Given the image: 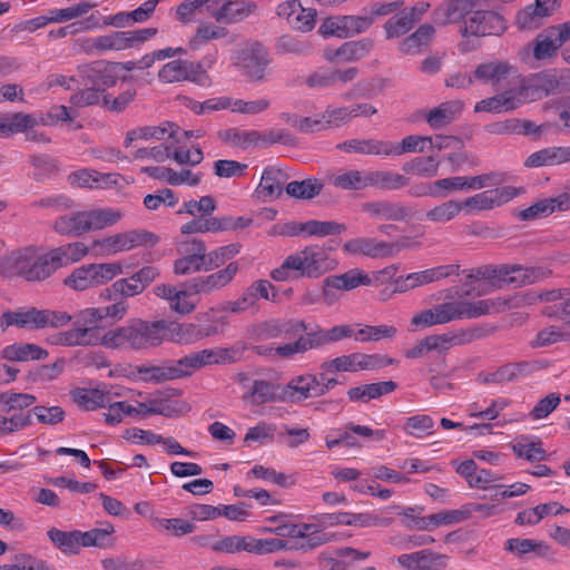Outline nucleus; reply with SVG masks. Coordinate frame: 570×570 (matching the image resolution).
Instances as JSON below:
<instances>
[{
	"label": "nucleus",
	"instance_id": "nucleus-62",
	"mask_svg": "<svg viewBox=\"0 0 570 570\" xmlns=\"http://www.w3.org/2000/svg\"><path fill=\"white\" fill-rule=\"evenodd\" d=\"M431 137L410 135L404 137L400 144L389 141V156H400L405 153H424L428 149Z\"/></svg>",
	"mask_w": 570,
	"mask_h": 570
},
{
	"label": "nucleus",
	"instance_id": "nucleus-54",
	"mask_svg": "<svg viewBox=\"0 0 570 570\" xmlns=\"http://www.w3.org/2000/svg\"><path fill=\"white\" fill-rule=\"evenodd\" d=\"M114 527L107 523L105 528H94L88 531H80L81 548L96 547L107 549L114 546Z\"/></svg>",
	"mask_w": 570,
	"mask_h": 570
},
{
	"label": "nucleus",
	"instance_id": "nucleus-33",
	"mask_svg": "<svg viewBox=\"0 0 570 570\" xmlns=\"http://www.w3.org/2000/svg\"><path fill=\"white\" fill-rule=\"evenodd\" d=\"M318 377L315 374H303L291 379L286 392L292 401L318 397Z\"/></svg>",
	"mask_w": 570,
	"mask_h": 570
},
{
	"label": "nucleus",
	"instance_id": "nucleus-9",
	"mask_svg": "<svg viewBox=\"0 0 570 570\" xmlns=\"http://www.w3.org/2000/svg\"><path fill=\"white\" fill-rule=\"evenodd\" d=\"M121 72L122 66L120 62L105 63L97 61L79 69L81 85L92 86L102 92L115 86L118 79H126V77H121Z\"/></svg>",
	"mask_w": 570,
	"mask_h": 570
},
{
	"label": "nucleus",
	"instance_id": "nucleus-21",
	"mask_svg": "<svg viewBox=\"0 0 570 570\" xmlns=\"http://www.w3.org/2000/svg\"><path fill=\"white\" fill-rule=\"evenodd\" d=\"M288 178L289 176L283 169L267 166L263 170L261 181L255 189L257 199L266 203L279 198Z\"/></svg>",
	"mask_w": 570,
	"mask_h": 570
},
{
	"label": "nucleus",
	"instance_id": "nucleus-32",
	"mask_svg": "<svg viewBox=\"0 0 570 570\" xmlns=\"http://www.w3.org/2000/svg\"><path fill=\"white\" fill-rule=\"evenodd\" d=\"M68 183L71 186L82 188H102L111 184H117V175L101 174L90 169H80L69 174Z\"/></svg>",
	"mask_w": 570,
	"mask_h": 570
},
{
	"label": "nucleus",
	"instance_id": "nucleus-10",
	"mask_svg": "<svg viewBox=\"0 0 570 570\" xmlns=\"http://www.w3.org/2000/svg\"><path fill=\"white\" fill-rule=\"evenodd\" d=\"M180 390L168 389L155 392L148 400L141 402V411L148 412V415H163L166 417H177L187 413L190 407L181 400L174 399L179 396Z\"/></svg>",
	"mask_w": 570,
	"mask_h": 570
},
{
	"label": "nucleus",
	"instance_id": "nucleus-7",
	"mask_svg": "<svg viewBox=\"0 0 570 570\" xmlns=\"http://www.w3.org/2000/svg\"><path fill=\"white\" fill-rule=\"evenodd\" d=\"M160 337L177 344H193L205 337L216 335L218 328L215 325H199L195 323H177L171 321H158Z\"/></svg>",
	"mask_w": 570,
	"mask_h": 570
},
{
	"label": "nucleus",
	"instance_id": "nucleus-26",
	"mask_svg": "<svg viewBox=\"0 0 570 570\" xmlns=\"http://www.w3.org/2000/svg\"><path fill=\"white\" fill-rule=\"evenodd\" d=\"M279 385L266 380H254L247 392L243 395V400L252 405H263L283 401V396L278 393Z\"/></svg>",
	"mask_w": 570,
	"mask_h": 570
},
{
	"label": "nucleus",
	"instance_id": "nucleus-51",
	"mask_svg": "<svg viewBox=\"0 0 570 570\" xmlns=\"http://www.w3.org/2000/svg\"><path fill=\"white\" fill-rule=\"evenodd\" d=\"M415 24L410 12H404L402 7L383 24L385 38L396 39L405 36Z\"/></svg>",
	"mask_w": 570,
	"mask_h": 570
},
{
	"label": "nucleus",
	"instance_id": "nucleus-37",
	"mask_svg": "<svg viewBox=\"0 0 570 570\" xmlns=\"http://www.w3.org/2000/svg\"><path fill=\"white\" fill-rule=\"evenodd\" d=\"M479 337L473 331H462L458 334L444 333L440 335L426 336L430 352L444 353L454 345H462L472 342Z\"/></svg>",
	"mask_w": 570,
	"mask_h": 570
},
{
	"label": "nucleus",
	"instance_id": "nucleus-59",
	"mask_svg": "<svg viewBox=\"0 0 570 570\" xmlns=\"http://www.w3.org/2000/svg\"><path fill=\"white\" fill-rule=\"evenodd\" d=\"M361 358H363V353L355 352L347 355L337 356L330 361H325L321 364V368L328 373H354L362 371Z\"/></svg>",
	"mask_w": 570,
	"mask_h": 570
},
{
	"label": "nucleus",
	"instance_id": "nucleus-15",
	"mask_svg": "<svg viewBox=\"0 0 570 570\" xmlns=\"http://www.w3.org/2000/svg\"><path fill=\"white\" fill-rule=\"evenodd\" d=\"M238 272V264L236 262L229 263L225 268L219 269L206 276L194 277L186 283L188 284V292L196 295H209L214 292L220 291L227 286L236 276Z\"/></svg>",
	"mask_w": 570,
	"mask_h": 570
},
{
	"label": "nucleus",
	"instance_id": "nucleus-61",
	"mask_svg": "<svg viewBox=\"0 0 570 570\" xmlns=\"http://www.w3.org/2000/svg\"><path fill=\"white\" fill-rule=\"evenodd\" d=\"M179 127L170 121H165L159 126H146L137 128L139 139L148 140L151 138L161 140L166 137L173 138L175 142L180 144L181 138L178 137Z\"/></svg>",
	"mask_w": 570,
	"mask_h": 570
},
{
	"label": "nucleus",
	"instance_id": "nucleus-58",
	"mask_svg": "<svg viewBox=\"0 0 570 570\" xmlns=\"http://www.w3.org/2000/svg\"><path fill=\"white\" fill-rule=\"evenodd\" d=\"M551 16L550 10L546 7L527 6L517 14V23L520 29L535 30L543 24L547 17Z\"/></svg>",
	"mask_w": 570,
	"mask_h": 570
},
{
	"label": "nucleus",
	"instance_id": "nucleus-28",
	"mask_svg": "<svg viewBox=\"0 0 570 570\" xmlns=\"http://www.w3.org/2000/svg\"><path fill=\"white\" fill-rule=\"evenodd\" d=\"M434 36V26L431 23H423L399 43V51L403 55H419L432 42Z\"/></svg>",
	"mask_w": 570,
	"mask_h": 570
},
{
	"label": "nucleus",
	"instance_id": "nucleus-63",
	"mask_svg": "<svg viewBox=\"0 0 570 570\" xmlns=\"http://www.w3.org/2000/svg\"><path fill=\"white\" fill-rule=\"evenodd\" d=\"M127 232L118 233L92 243V249H97L100 255H114L120 252L129 250Z\"/></svg>",
	"mask_w": 570,
	"mask_h": 570
},
{
	"label": "nucleus",
	"instance_id": "nucleus-2",
	"mask_svg": "<svg viewBox=\"0 0 570 570\" xmlns=\"http://www.w3.org/2000/svg\"><path fill=\"white\" fill-rule=\"evenodd\" d=\"M337 262L320 245H308L302 250L288 255L282 265L271 272L276 282H286L299 277L318 278L333 271Z\"/></svg>",
	"mask_w": 570,
	"mask_h": 570
},
{
	"label": "nucleus",
	"instance_id": "nucleus-18",
	"mask_svg": "<svg viewBox=\"0 0 570 570\" xmlns=\"http://www.w3.org/2000/svg\"><path fill=\"white\" fill-rule=\"evenodd\" d=\"M551 274L550 271L542 267H524L521 265H501L499 277V288L507 285L520 287L544 279Z\"/></svg>",
	"mask_w": 570,
	"mask_h": 570
},
{
	"label": "nucleus",
	"instance_id": "nucleus-36",
	"mask_svg": "<svg viewBox=\"0 0 570 570\" xmlns=\"http://www.w3.org/2000/svg\"><path fill=\"white\" fill-rule=\"evenodd\" d=\"M1 356L11 362L45 360L48 351L32 343H14L6 346L1 351Z\"/></svg>",
	"mask_w": 570,
	"mask_h": 570
},
{
	"label": "nucleus",
	"instance_id": "nucleus-25",
	"mask_svg": "<svg viewBox=\"0 0 570 570\" xmlns=\"http://www.w3.org/2000/svg\"><path fill=\"white\" fill-rule=\"evenodd\" d=\"M462 109L463 104L459 100L445 101L426 112L425 121L432 129L440 130L452 124Z\"/></svg>",
	"mask_w": 570,
	"mask_h": 570
},
{
	"label": "nucleus",
	"instance_id": "nucleus-47",
	"mask_svg": "<svg viewBox=\"0 0 570 570\" xmlns=\"http://www.w3.org/2000/svg\"><path fill=\"white\" fill-rule=\"evenodd\" d=\"M85 215L88 232L112 226L122 217L120 210L109 207L85 210Z\"/></svg>",
	"mask_w": 570,
	"mask_h": 570
},
{
	"label": "nucleus",
	"instance_id": "nucleus-24",
	"mask_svg": "<svg viewBox=\"0 0 570 570\" xmlns=\"http://www.w3.org/2000/svg\"><path fill=\"white\" fill-rule=\"evenodd\" d=\"M257 9V4L253 1H225L217 10L212 12V17L216 22L234 24L243 21Z\"/></svg>",
	"mask_w": 570,
	"mask_h": 570
},
{
	"label": "nucleus",
	"instance_id": "nucleus-39",
	"mask_svg": "<svg viewBox=\"0 0 570 570\" xmlns=\"http://www.w3.org/2000/svg\"><path fill=\"white\" fill-rule=\"evenodd\" d=\"M562 48L561 42L551 27L542 30L533 41L532 53L534 59L549 60L557 56Z\"/></svg>",
	"mask_w": 570,
	"mask_h": 570
},
{
	"label": "nucleus",
	"instance_id": "nucleus-22",
	"mask_svg": "<svg viewBox=\"0 0 570 570\" xmlns=\"http://www.w3.org/2000/svg\"><path fill=\"white\" fill-rule=\"evenodd\" d=\"M362 210L372 218L402 222L413 217L410 207L392 200H375L362 205Z\"/></svg>",
	"mask_w": 570,
	"mask_h": 570
},
{
	"label": "nucleus",
	"instance_id": "nucleus-56",
	"mask_svg": "<svg viewBox=\"0 0 570 570\" xmlns=\"http://www.w3.org/2000/svg\"><path fill=\"white\" fill-rule=\"evenodd\" d=\"M440 160L434 156L415 157L402 165V170L424 178L438 176Z\"/></svg>",
	"mask_w": 570,
	"mask_h": 570
},
{
	"label": "nucleus",
	"instance_id": "nucleus-16",
	"mask_svg": "<svg viewBox=\"0 0 570 570\" xmlns=\"http://www.w3.org/2000/svg\"><path fill=\"white\" fill-rule=\"evenodd\" d=\"M532 295H514L509 297H497L476 302L465 301L468 318H476L490 313H500L508 308L519 307L523 304H531L534 301Z\"/></svg>",
	"mask_w": 570,
	"mask_h": 570
},
{
	"label": "nucleus",
	"instance_id": "nucleus-31",
	"mask_svg": "<svg viewBox=\"0 0 570 570\" xmlns=\"http://www.w3.org/2000/svg\"><path fill=\"white\" fill-rule=\"evenodd\" d=\"M336 148L345 153H355L372 156H389V140L375 138L350 139L336 145Z\"/></svg>",
	"mask_w": 570,
	"mask_h": 570
},
{
	"label": "nucleus",
	"instance_id": "nucleus-50",
	"mask_svg": "<svg viewBox=\"0 0 570 570\" xmlns=\"http://www.w3.org/2000/svg\"><path fill=\"white\" fill-rule=\"evenodd\" d=\"M261 131L252 129L229 128L219 132V138L233 147L247 149L259 145Z\"/></svg>",
	"mask_w": 570,
	"mask_h": 570
},
{
	"label": "nucleus",
	"instance_id": "nucleus-42",
	"mask_svg": "<svg viewBox=\"0 0 570 570\" xmlns=\"http://www.w3.org/2000/svg\"><path fill=\"white\" fill-rule=\"evenodd\" d=\"M463 210L459 199H448L425 212L424 219L432 224H446L455 219Z\"/></svg>",
	"mask_w": 570,
	"mask_h": 570
},
{
	"label": "nucleus",
	"instance_id": "nucleus-43",
	"mask_svg": "<svg viewBox=\"0 0 570 570\" xmlns=\"http://www.w3.org/2000/svg\"><path fill=\"white\" fill-rule=\"evenodd\" d=\"M533 371V365L527 361L508 363L499 367L495 372L485 376L487 383H508L518 380L521 376L529 375Z\"/></svg>",
	"mask_w": 570,
	"mask_h": 570
},
{
	"label": "nucleus",
	"instance_id": "nucleus-48",
	"mask_svg": "<svg viewBox=\"0 0 570 570\" xmlns=\"http://www.w3.org/2000/svg\"><path fill=\"white\" fill-rule=\"evenodd\" d=\"M324 185L314 177L293 180L285 186L286 194L295 199L309 200L318 196Z\"/></svg>",
	"mask_w": 570,
	"mask_h": 570
},
{
	"label": "nucleus",
	"instance_id": "nucleus-4",
	"mask_svg": "<svg viewBox=\"0 0 570 570\" xmlns=\"http://www.w3.org/2000/svg\"><path fill=\"white\" fill-rule=\"evenodd\" d=\"M71 320L72 316L67 312L32 307L27 311L4 312L0 325L3 330L12 325L29 330L57 328L68 325Z\"/></svg>",
	"mask_w": 570,
	"mask_h": 570
},
{
	"label": "nucleus",
	"instance_id": "nucleus-49",
	"mask_svg": "<svg viewBox=\"0 0 570 570\" xmlns=\"http://www.w3.org/2000/svg\"><path fill=\"white\" fill-rule=\"evenodd\" d=\"M374 47V42L370 38L346 41L336 49L340 61L352 62L365 58Z\"/></svg>",
	"mask_w": 570,
	"mask_h": 570
},
{
	"label": "nucleus",
	"instance_id": "nucleus-38",
	"mask_svg": "<svg viewBox=\"0 0 570 570\" xmlns=\"http://www.w3.org/2000/svg\"><path fill=\"white\" fill-rule=\"evenodd\" d=\"M47 537L51 543L66 556H77L80 552V530L62 531L50 528Z\"/></svg>",
	"mask_w": 570,
	"mask_h": 570
},
{
	"label": "nucleus",
	"instance_id": "nucleus-52",
	"mask_svg": "<svg viewBox=\"0 0 570 570\" xmlns=\"http://www.w3.org/2000/svg\"><path fill=\"white\" fill-rule=\"evenodd\" d=\"M252 352L269 358L279 357L283 360H291L296 354H303L301 337L298 336L296 341L291 343L282 344L277 347L271 345H253L250 347Z\"/></svg>",
	"mask_w": 570,
	"mask_h": 570
},
{
	"label": "nucleus",
	"instance_id": "nucleus-11",
	"mask_svg": "<svg viewBox=\"0 0 570 570\" xmlns=\"http://www.w3.org/2000/svg\"><path fill=\"white\" fill-rule=\"evenodd\" d=\"M407 247L409 245L404 242L387 243L372 237H358L345 242L343 252L350 255H364L371 258H387Z\"/></svg>",
	"mask_w": 570,
	"mask_h": 570
},
{
	"label": "nucleus",
	"instance_id": "nucleus-27",
	"mask_svg": "<svg viewBox=\"0 0 570 570\" xmlns=\"http://www.w3.org/2000/svg\"><path fill=\"white\" fill-rule=\"evenodd\" d=\"M511 70L512 66L505 61H491L479 65L473 77L475 80L498 89L508 79Z\"/></svg>",
	"mask_w": 570,
	"mask_h": 570
},
{
	"label": "nucleus",
	"instance_id": "nucleus-23",
	"mask_svg": "<svg viewBox=\"0 0 570 570\" xmlns=\"http://www.w3.org/2000/svg\"><path fill=\"white\" fill-rule=\"evenodd\" d=\"M373 279L368 274L362 269L352 268L344 274L328 276L324 279L323 293L324 296L330 297L333 295V289L352 291L361 285L370 286Z\"/></svg>",
	"mask_w": 570,
	"mask_h": 570
},
{
	"label": "nucleus",
	"instance_id": "nucleus-29",
	"mask_svg": "<svg viewBox=\"0 0 570 570\" xmlns=\"http://www.w3.org/2000/svg\"><path fill=\"white\" fill-rule=\"evenodd\" d=\"M570 161V146H552L532 153L524 161L529 168L554 166Z\"/></svg>",
	"mask_w": 570,
	"mask_h": 570
},
{
	"label": "nucleus",
	"instance_id": "nucleus-1",
	"mask_svg": "<svg viewBox=\"0 0 570 570\" xmlns=\"http://www.w3.org/2000/svg\"><path fill=\"white\" fill-rule=\"evenodd\" d=\"M87 254L88 247L81 242L61 245L48 252L29 246L1 257L0 275L41 282L57 269L81 261Z\"/></svg>",
	"mask_w": 570,
	"mask_h": 570
},
{
	"label": "nucleus",
	"instance_id": "nucleus-20",
	"mask_svg": "<svg viewBox=\"0 0 570 570\" xmlns=\"http://www.w3.org/2000/svg\"><path fill=\"white\" fill-rule=\"evenodd\" d=\"M214 354L210 348L185 355L179 360H167L171 381L190 376L204 366L212 365Z\"/></svg>",
	"mask_w": 570,
	"mask_h": 570
},
{
	"label": "nucleus",
	"instance_id": "nucleus-57",
	"mask_svg": "<svg viewBox=\"0 0 570 570\" xmlns=\"http://www.w3.org/2000/svg\"><path fill=\"white\" fill-rule=\"evenodd\" d=\"M228 33L229 31L225 27L217 26L213 22H203L197 27L194 37L189 40V48L191 50H198L208 41L222 39Z\"/></svg>",
	"mask_w": 570,
	"mask_h": 570
},
{
	"label": "nucleus",
	"instance_id": "nucleus-30",
	"mask_svg": "<svg viewBox=\"0 0 570 570\" xmlns=\"http://www.w3.org/2000/svg\"><path fill=\"white\" fill-rule=\"evenodd\" d=\"M87 51L100 55L106 51H120L130 48L126 31H114L87 40Z\"/></svg>",
	"mask_w": 570,
	"mask_h": 570
},
{
	"label": "nucleus",
	"instance_id": "nucleus-45",
	"mask_svg": "<svg viewBox=\"0 0 570 570\" xmlns=\"http://www.w3.org/2000/svg\"><path fill=\"white\" fill-rule=\"evenodd\" d=\"M368 170H346L330 177V183L344 190H362L368 187Z\"/></svg>",
	"mask_w": 570,
	"mask_h": 570
},
{
	"label": "nucleus",
	"instance_id": "nucleus-40",
	"mask_svg": "<svg viewBox=\"0 0 570 570\" xmlns=\"http://www.w3.org/2000/svg\"><path fill=\"white\" fill-rule=\"evenodd\" d=\"M72 401L85 411L106 407L110 401L109 393L98 389L77 387L71 391Z\"/></svg>",
	"mask_w": 570,
	"mask_h": 570
},
{
	"label": "nucleus",
	"instance_id": "nucleus-44",
	"mask_svg": "<svg viewBox=\"0 0 570 570\" xmlns=\"http://www.w3.org/2000/svg\"><path fill=\"white\" fill-rule=\"evenodd\" d=\"M53 230L62 236H81L88 233L85 210L60 216L53 223Z\"/></svg>",
	"mask_w": 570,
	"mask_h": 570
},
{
	"label": "nucleus",
	"instance_id": "nucleus-12",
	"mask_svg": "<svg viewBox=\"0 0 570 570\" xmlns=\"http://www.w3.org/2000/svg\"><path fill=\"white\" fill-rule=\"evenodd\" d=\"M522 193V188L503 186L491 188L461 200L462 208L468 213L491 210L500 207Z\"/></svg>",
	"mask_w": 570,
	"mask_h": 570
},
{
	"label": "nucleus",
	"instance_id": "nucleus-19",
	"mask_svg": "<svg viewBox=\"0 0 570 570\" xmlns=\"http://www.w3.org/2000/svg\"><path fill=\"white\" fill-rule=\"evenodd\" d=\"M353 335H355L354 330L347 324L336 325L328 330L317 328L313 332L306 331L305 335H299L303 354L311 350L321 348L326 344L352 337Z\"/></svg>",
	"mask_w": 570,
	"mask_h": 570
},
{
	"label": "nucleus",
	"instance_id": "nucleus-5",
	"mask_svg": "<svg viewBox=\"0 0 570 570\" xmlns=\"http://www.w3.org/2000/svg\"><path fill=\"white\" fill-rule=\"evenodd\" d=\"M120 274L122 266L119 263L88 264L75 268L63 284L75 291H85L104 285Z\"/></svg>",
	"mask_w": 570,
	"mask_h": 570
},
{
	"label": "nucleus",
	"instance_id": "nucleus-60",
	"mask_svg": "<svg viewBox=\"0 0 570 570\" xmlns=\"http://www.w3.org/2000/svg\"><path fill=\"white\" fill-rule=\"evenodd\" d=\"M226 224L219 222L218 217L199 215L180 227L181 234L190 235L196 233H219L225 232Z\"/></svg>",
	"mask_w": 570,
	"mask_h": 570
},
{
	"label": "nucleus",
	"instance_id": "nucleus-14",
	"mask_svg": "<svg viewBox=\"0 0 570 570\" xmlns=\"http://www.w3.org/2000/svg\"><path fill=\"white\" fill-rule=\"evenodd\" d=\"M307 331V325L299 320H269L254 325L249 331V338L256 342L277 338L282 335L299 336Z\"/></svg>",
	"mask_w": 570,
	"mask_h": 570
},
{
	"label": "nucleus",
	"instance_id": "nucleus-17",
	"mask_svg": "<svg viewBox=\"0 0 570 570\" xmlns=\"http://www.w3.org/2000/svg\"><path fill=\"white\" fill-rule=\"evenodd\" d=\"M276 14L285 19L291 28L308 32L315 27L317 11L304 8L299 0H286L277 6Z\"/></svg>",
	"mask_w": 570,
	"mask_h": 570
},
{
	"label": "nucleus",
	"instance_id": "nucleus-3",
	"mask_svg": "<svg viewBox=\"0 0 570 570\" xmlns=\"http://www.w3.org/2000/svg\"><path fill=\"white\" fill-rule=\"evenodd\" d=\"M158 321L132 318L126 325L102 334V346L107 348L147 350L161 343Z\"/></svg>",
	"mask_w": 570,
	"mask_h": 570
},
{
	"label": "nucleus",
	"instance_id": "nucleus-55",
	"mask_svg": "<svg viewBox=\"0 0 570 570\" xmlns=\"http://www.w3.org/2000/svg\"><path fill=\"white\" fill-rule=\"evenodd\" d=\"M517 107L518 102H515L513 90H508L476 102L474 106V111L501 112L503 110H512Z\"/></svg>",
	"mask_w": 570,
	"mask_h": 570
},
{
	"label": "nucleus",
	"instance_id": "nucleus-64",
	"mask_svg": "<svg viewBox=\"0 0 570 570\" xmlns=\"http://www.w3.org/2000/svg\"><path fill=\"white\" fill-rule=\"evenodd\" d=\"M434 421L428 414H416L405 420L403 430L406 434L422 439L433 433Z\"/></svg>",
	"mask_w": 570,
	"mask_h": 570
},
{
	"label": "nucleus",
	"instance_id": "nucleus-6",
	"mask_svg": "<svg viewBox=\"0 0 570 570\" xmlns=\"http://www.w3.org/2000/svg\"><path fill=\"white\" fill-rule=\"evenodd\" d=\"M234 61L250 81L261 82L265 79L271 58L263 43L252 41L235 52Z\"/></svg>",
	"mask_w": 570,
	"mask_h": 570
},
{
	"label": "nucleus",
	"instance_id": "nucleus-53",
	"mask_svg": "<svg viewBox=\"0 0 570 570\" xmlns=\"http://www.w3.org/2000/svg\"><path fill=\"white\" fill-rule=\"evenodd\" d=\"M142 293V286L138 285L137 279L131 275L126 278L117 279L109 287L101 292V297L117 301L120 298L132 297Z\"/></svg>",
	"mask_w": 570,
	"mask_h": 570
},
{
	"label": "nucleus",
	"instance_id": "nucleus-13",
	"mask_svg": "<svg viewBox=\"0 0 570 570\" xmlns=\"http://www.w3.org/2000/svg\"><path fill=\"white\" fill-rule=\"evenodd\" d=\"M504 30V19L499 13L483 10H475L460 27L463 37L499 36Z\"/></svg>",
	"mask_w": 570,
	"mask_h": 570
},
{
	"label": "nucleus",
	"instance_id": "nucleus-46",
	"mask_svg": "<svg viewBox=\"0 0 570 570\" xmlns=\"http://www.w3.org/2000/svg\"><path fill=\"white\" fill-rule=\"evenodd\" d=\"M504 550L513 553L518 558H523L529 553L543 557L548 553L549 548L542 541L533 539L510 538L504 543Z\"/></svg>",
	"mask_w": 570,
	"mask_h": 570
},
{
	"label": "nucleus",
	"instance_id": "nucleus-41",
	"mask_svg": "<svg viewBox=\"0 0 570 570\" xmlns=\"http://www.w3.org/2000/svg\"><path fill=\"white\" fill-rule=\"evenodd\" d=\"M368 187L382 190H399L409 186L410 178L391 170H368Z\"/></svg>",
	"mask_w": 570,
	"mask_h": 570
},
{
	"label": "nucleus",
	"instance_id": "nucleus-34",
	"mask_svg": "<svg viewBox=\"0 0 570 570\" xmlns=\"http://www.w3.org/2000/svg\"><path fill=\"white\" fill-rule=\"evenodd\" d=\"M396 387L397 384L394 381L375 382L350 389L347 396L351 402L361 401L366 403L392 393Z\"/></svg>",
	"mask_w": 570,
	"mask_h": 570
},
{
	"label": "nucleus",
	"instance_id": "nucleus-35",
	"mask_svg": "<svg viewBox=\"0 0 570 570\" xmlns=\"http://www.w3.org/2000/svg\"><path fill=\"white\" fill-rule=\"evenodd\" d=\"M36 125H38V120L31 114H0V137H9L18 132L27 131Z\"/></svg>",
	"mask_w": 570,
	"mask_h": 570
},
{
	"label": "nucleus",
	"instance_id": "nucleus-8",
	"mask_svg": "<svg viewBox=\"0 0 570 570\" xmlns=\"http://www.w3.org/2000/svg\"><path fill=\"white\" fill-rule=\"evenodd\" d=\"M464 318H468L465 301L444 302L414 315L411 325L426 328Z\"/></svg>",
	"mask_w": 570,
	"mask_h": 570
}]
</instances>
